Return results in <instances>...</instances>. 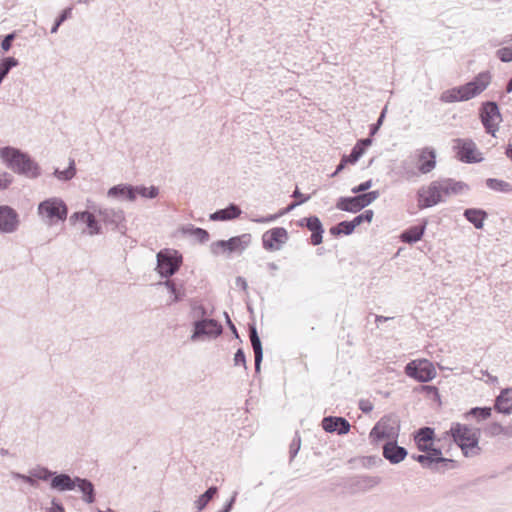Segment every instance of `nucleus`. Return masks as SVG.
<instances>
[{
	"label": "nucleus",
	"instance_id": "obj_1",
	"mask_svg": "<svg viewBox=\"0 0 512 512\" xmlns=\"http://www.w3.org/2000/svg\"><path fill=\"white\" fill-rule=\"evenodd\" d=\"M0 157L5 165L14 173L28 178H37L41 175V168L31 156L22 150L5 146L0 149Z\"/></svg>",
	"mask_w": 512,
	"mask_h": 512
},
{
	"label": "nucleus",
	"instance_id": "obj_2",
	"mask_svg": "<svg viewBox=\"0 0 512 512\" xmlns=\"http://www.w3.org/2000/svg\"><path fill=\"white\" fill-rule=\"evenodd\" d=\"M490 82V73L488 71L481 72L464 85L443 91L440 100L443 103L468 101L480 95L489 86Z\"/></svg>",
	"mask_w": 512,
	"mask_h": 512
},
{
	"label": "nucleus",
	"instance_id": "obj_3",
	"mask_svg": "<svg viewBox=\"0 0 512 512\" xmlns=\"http://www.w3.org/2000/svg\"><path fill=\"white\" fill-rule=\"evenodd\" d=\"M480 434L479 428H473L458 422L452 423L450 429L446 432V435L452 438L465 457H473L480 454Z\"/></svg>",
	"mask_w": 512,
	"mask_h": 512
},
{
	"label": "nucleus",
	"instance_id": "obj_4",
	"mask_svg": "<svg viewBox=\"0 0 512 512\" xmlns=\"http://www.w3.org/2000/svg\"><path fill=\"white\" fill-rule=\"evenodd\" d=\"M38 216L48 226L64 222L68 216V206L62 198L50 197L37 206Z\"/></svg>",
	"mask_w": 512,
	"mask_h": 512
},
{
	"label": "nucleus",
	"instance_id": "obj_5",
	"mask_svg": "<svg viewBox=\"0 0 512 512\" xmlns=\"http://www.w3.org/2000/svg\"><path fill=\"white\" fill-rule=\"evenodd\" d=\"M400 434V418L396 414H387L381 417L370 431V438L377 443L386 439L387 441L398 439Z\"/></svg>",
	"mask_w": 512,
	"mask_h": 512
},
{
	"label": "nucleus",
	"instance_id": "obj_6",
	"mask_svg": "<svg viewBox=\"0 0 512 512\" xmlns=\"http://www.w3.org/2000/svg\"><path fill=\"white\" fill-rule=\"evenodd\" d=\"M156 271L161 278H169L176 274L182 265V255L174 249H162L156 255Z\"/></svg>",
	"mask_w": 512,
	"mask_h": 512
},
{
	"label": "nucleus",
	"instance_id": "obj_7",
	"mask_svg": "<svg viewBox=\"0 0 512 512\" xmlns=\"http://www.w3.org/2000/svg\"><path fill=\"white\" fill-rule=\"evenodd\" d=\"M251 240L252 236L249 233L234 236L227 240H218L211 244V253L213 255L242 253L250 245Z\"/></svg>",
	"mask_w": 512,
	"mask_h": 512
},
{
	"label": "nucleus",
	"instance_id": "obj_8",
	"mask_svg": "<svg viewBox=\"0 0 512 512\" xmlns=\"http://www.w3.org/2000/svg\"><path fill=\"white\" fill-rule=\"evenodd\" d=\"M479 118L486 133L495 136L502 121L498 104L494 101L483 102L479 108Z\"/></svg>",
	"mask_w": 512,
	"mask_h": 512
},
{
	"label": "nucleus",
	"instance_id": "obj_9",
	"mask_svg": "<svg viewBox=\"0 0 512 512\" xmlns=\"http://www.w3.org/2000/svg\"><path fill=\"white\" fill-rule=\"evenodd\" d=\"M223 332L221 323L213 318H200L193 322L191 341L207 338H217Z\"/></svg>",
	"mask_w": 512,
	"mask_h": 512
},
{
	"label": "nucleus",
	"instance_id": "obj_10",
	"mask_svg": "<svg viewBox=\"0 0 512 512\" xmlns=\"http://www.w3.org/2000/svg\"><path fill=\"white\" fill-rule=\"evenodd\" d=\"M405 373L418 382H429L436 376L434 365L426 359L413 360L406 364Z\"/></svg>",
	"mask_w": 512,
	"mask_h": 512
},
{
	"label": "nucleus",
	"instance_id": "obj_11",
	"mask_svg": "<svg viewBox=\"0 0 512 512\" xmlns=\"http://www.w3.org/2000/svg\"><path fill=\"white\" fill-rule=\"evenodd\" d=\"M454 150L457 158L463 163H479L483 160L481 152L478 151L475 142L470 138H457L454 140Z\"/></svg>",
	"mask_w": 512,
	"mask_h": 512
},
{
	"label": "nucleus",
	"instance_id": "obj_12",
	"mask_svg": "<svg viewBox=\"0 0 512 512\" xmlns=\"http://www.w3.org/2000/svg\"><path fill=\"white\" fill-rule=\"evenodd\" d=\"M56 471H52L45 466L37 465L29 470L28 474H22L12 471L11 477L16 480H21L32 487H38V481H49L54 477Z\"/></svg>",
	"mask_w": 512,
	"mask_h": 512
},
{
	"label": "nucleus",
	"instance_id": "obj_13",
	"mask_svg": "<svg viewBox=\"0 0 512 512\" xmlns=\"http://www.w3.org/2000/svg\"><path fill=\"white\" fill-rule=\"evenodd\" d=\"M419 208H430L444 201L442 198L439 180L432 181L427 187H422L417 192Z\"/></svg>",
	"mask_w": 512,
	"mask_h": 512
},
{
	"label": "nucleus",
	"instance_id": "obj_14",
	"mask_svg": "<svg viewBox=\"0 0 512 512\" xmlns=\"http://www.w3.org/2000/svg\"><path fill=\"white\" fill-rule=\"evenodd\" d=\"M106 226L122 234L126 232L125 215L121 209L99 208L96 210Z\"/></svg>",
	"mask_w": 512,
	"mask_h": 512
},
{
	"label": "nucleus",
	"instance_id": "obj_15",
	"mask_svg": "<svg viewBox=\"0 0 512 512\" xmlns=\"http://www.w3.org/2000/svg\"><path fill=\"white\" fill-rule=\"evenodd\" d=\"M20 225L19 214L8 205H0V233L11 234L17 231Z\"/></svg>",
	"mask_w": 512,
	"mask_h": 512
},
{
	"label": "nucleus",
	"instance_id": "obj_16",
	"mask_svg": "<svg viewBox=\"0 0 512 512\" xmlns=\"http://www.w3.org/2000/svg\"><path fill=\"white\" fill-rule=\"evenodd\" d=\"M288 240V232L284 227H274L262 235L263 248L276 251Z\"/></svg>",
	"mask_w": 512,
	"mask_h": 512
},
{
	"label": "nucleus",
	"instance_id": "obj_17",
	"mask_svg": "<svg viewBox=\"0 0 512 512\" xmlns=\"http://www.w3.org/2000/svg\"><path fill=\"white\" fill-rule=\"evenodd\" d=\"M397 440L386 441L382 446V455L391 464H399L408 455L407 449L399 446Z\"/></svg>",
	"mask_w": 512,
	"mask_h": 512
},
{
	"label": "nucleus",
	"instance_id": "obj_18",
	"mask_svg": "<svg viewBox=\"0 0 512 512\" xmlns=\"http://www.w3.org/2000/svg\"><path fill=\"white\" fill-rule=\"evenodd\" d=\"M299 226H306L311 231L310 241L313 246H317L323 241L324 228L320 219L316 215L305 217L298 222Z\"/></svg>",
	"mask_w": 512,
	"mask_h": 512
},
{
	"label": "nucleus",
	"instance_id": "obj_19",
	"mask_svg": "<svg viewBox=\"0 0 512 512\" xmlns=\"http://www.w3.org/2000/svg\"><path fill=\"white\" fill-rule=\"evenodd\" d=\"M428 448L429 450L424 451L423 454H412L411 458L423 468H435L438 461H443L442 450L434 444Z\"/></svg>",
	"mask_w": 512,
	"mask_h": 512
},
{
	"label": "nucleus",
	"instance_id": "obj_20",
	"mask_svg": "<svg viewBox=\"0 0 512 512\" xmlns=\"http://www.w3.org/2000/svg\"><path fill=\"white\" fill-rule=\"evenodd\" d=\"M324 431L328 433H337L339 435L347 434L351 429V424L343 417L327 416L321 423Z\"/></svg>",
	"mask_w": 512,
	"mask_h": 512
},
{
	"label": "nucleus",
	"instance_id": "obj_21",
	"mask_svg": "<svg viewBox=\"0 0 512 512\" xmlns=\"http://www.w3.org/2000/svg\"><path fill=\"white\" fill-rule=\"evenodd\" d=\"M79 476L71 477L65 472H57L50 482V489L58 492H66L75 490L76 480H79Z\"/></svg>",
	"mask_w": 512,
	"mask_h": 512
},
{
	"label": "nucleus",
	"instance_id": "obj_22",
	"mask_svg": "<svg viewBox=\"0 0 512 512\" xmlns=\"http://www.w3.org/2000/svg\"><path fill=\"white\" fill-rule=\"evenodd\" d=\"M413 439L417 449L424 453L434 444L435 430L428 426L421 427L414 432Z\"/></svg>",
	"mask_w": 512,
	"mask_h": 512
},
{
	"label": "nucleus",
	"instance_id": "obj_23",
	"mask_svg": "<svg viewBox=\"0 0 512 512\" xmlns=\"http://www.w3.org/2000/svg\"><path fill=\"white\" fill-rule=\"evenodd\" d=\"M248 332H249L251 346H252L253 352H254L255 372L260 373L261 363L263 360V347H262V342L260 340V337L258 335L256 325L254 323L249 324Z\"/></svg>",
	"mask_w": 512,
	"mask_h": 512
},
{
	"label": "nucleus",
	"instance_id": "obj_24",
	"mask_svg": "<svg viewBox=\"0 0 512 512\" xmlns=\"http://www.w3.org/2000/svg\"><path fill=\"white\" fill-rule=\"evenodd\" d=\"M442 196L460 195L469 191V185L463 181H457L452 178L439 179Z\"/></svg>",
	"mask_w": 512,
	"mask_h": 512
},
{
	"label": "nucleus",
	"instance_id": "obj_25",
	"mask_svg": "<svg viewBox=\"0 0 512 512\" xmlns=\"http://www.w3.org/2000/svg\"><path fill=\"white\" fill-rule=\"evenodd\" d=\"M418 170L422 174L430 173L436 166V152L433 148L425 147L421 150L419 157Z\"/></svg>",
	"mask_w": 512,
	"mask_h": 512
},
{
	"label": "nucleus",
	"instance_id": "obj_26",
	"mask_svg": "<svg viewBox=\"0 0 512 512\" xmlns=\"http://www.w3.org/2000/svg\"><path fill=\"white\" fill-rule=\"evenodd\" d=\"M107 195L108 197L119 200H127L131 202L136 200L135 188L131 184L114 185L111 188H109Z\"/></svg>",
	"mask_w": 512,
	"mask_h": 512
},
{
	"label": "nucleus",
	"instance_id": "obj_27",
	"mask_svg": "<svg viewBox=\"0 0 512 512\" xmlns=\"http://www.w3.org/2000/svg\"><path fill=\"white\" fill-rule=\"evenodd\" d=\"M426 226H427V220H423L422 223L405 229L400 234V240L403 243H407V244H413V243L418 242L419 240L422 239V237L425 233V230H426Z\"/></svg>",
	"mask_w": 512,
	"mask_h": 512
},
{
	"label": "nucleus",
	"instance_id": "obj_28",
	"mask_svg": "<svg viewBox=\"0 0 512 512\" xmlns=\"http://www.w3.org/2000/svg\"><path fill=\"white\" fill-rule=\"evenodd\" d=\"M242 213L240 207L235 203H230L223 209H218L209 215L211 221H229L238 218Z\"/></svg>",
	"mask_w": 512,
	"mask_h": 512
},
{
	"label": "nucleus",
	"instance_id": "obj_29",
	"mask_svg": "<svg viewBox=\"0 0 512 512\" xmlns=\"http://www.w3.org/2000/svg\"><path fill=\"white\" fill-rule=\"evenodd\" d=\"M307 202V198L305 199H299V200H296L292 203H290L287 207L279 210L276 214H271V215H267V216H261V217H254V216H250L249 217V220L251 222H254V223H259V224H264V223H270V222H274L276 221L278 218H280L281 216L289 213L290 211H292L294 208H296L297 206L299 205H302L304 203Z\"/></svg>",
	"mask_w": 512,
	"mask_h": 512
},
{
	"label": "nucleus",
	"instance_id": "obj_30",
	"mask_svg": "<svg viewBox=\"0 0 512 512\" xmlns=\"http://www.w3.org/2000/svg\"><path fill=\"white\" fill-rule=\"evenodd\" d=\"M512 393V388L503 389L495 399L494 409L498 413L509 415L512 413V398L509 394Z\"/></svg>",
	"mask_w": 512,
	"mask_h": 512
},
{
	"label": "nucleus",
	"instance_id": "obj_31",
	"mask_svg": "<svg viewBox=\"0 0 512 512\" xmlns=\"http://www.w3.org/2000/svg\"><path fill=\"white\" fill-rule=\"evenodd\" d=\"M76 481L75 489L78 488L82 493L83 500L88 504L94 503L96 500V492L93 483L89 479L81 477Z\"/></svg>",
	"mask_w": 512,
	"mask_h": 512
},
{
	"label": "nucleus",
	"instance_id": "obj_32",
	"mask_svg": "<svg viewBox=\"0 0 512 512\" xmlns=\"http://www.w3.org/2000/svg\"><path fill=\"white\" fill-rule=\"evenodd\" d=\"M463 216L468 222L473 224L476 229H482L488 214L483 209L468 208L464 210Z\"/></svg>",
	"mask_w": 512,
	"mask_h": 512
},
{
	"label": "nucleus",
	"instance_id": "obj_33",
	"mask_svg": "<svg viewBox=\"0 0 512 512\" xmlns=\"http://www.w3.org/2000/svg\"><path fill=\"white\" fill-rule=\"evenodd\" d=\"M379 196L378 191L354 193V213L371 204Z\"/></svg>",
	"mask_w": 512,
	"mask_h": 512
},
{
	"label": "nucleus",
	"instance_id": "obj_34",
	"mask_svg": "<svg viewBox=\"0 0 512 512\" xmlns=\"http://www.w3.org/2000/svg\"><path fill=\"white\" fill-rule=\"evenodd\" d=\"M381 482L379 476H369L358 474L354 476V488L358 490H368L377 486Z\"/></svg>",
	"mask_w": 512,
	"mask_h": 512
},
{
	"label": "nucleus",
	"instance_id": "obj_35",
	"mask_svg": "<svg viewBox=\"0 0 512 512\" xmlns=\"http://www.w3.org/2000/svg\"><path fill=\"white\" fill-rule=\"evenodd\" d=\"M162 284L173 295L172 302H179L185 297V289L183 283L179 284L175 279L167 278Z\"/></svg>",
	"mask_w": 512,
	"mask_h": 512
},
{
	"label": "nucleus",
	"instance_id": "obj_36",
	"mask_svg": "<svg viewBox=\"0 0 512 512\" xmlns=\"http://www.w3.org/2000/svg\"><path fill=\"white\" fill-rule=\"evenodd\" d=\"M182 232L186 235L195 237L201 244L206 243L210 238V234L207 230L200 227H195L192 224L184 226L182 228Z\"/></svg>",
	"mask_w": 512,
	"mask_h": 512
},
{
	"label": "nucleus",
	"instance_id": "obj_37",
	"mask_svg": "<svg viewBox=\"0 0 512 512\" xmlns=\"http://www.w3.org/2000/svg\"><path fill=\"white\" fill-rule=\"evenodd\" d=\"M490 407H473L464 414L465 419L473 418L477 422L488 419L491 416Z\"/></svg>",
	"mask_w": 512,
	"mask_h": 512
},
{
	"label": "nucleus",
	"instance_id": "obj_38",
	"mask_svg": "<svg viewBox=\"0 0 512 512\" xmlns=\"http://www.w3.org/2000/svg\"><path fill=\"white\" fill-rule=\"evenodd\" d=\"M486 186L497 192L502 193H511L512 192V185L504 180L497 179V178H488L485 181Z\"/></svg>",
	"mask_w": 512,
	"mask_h": 512
},
{
	"label": "nucleus",
	"instance_id": "obj_39",
	"mask_svg": "<svg viewBox=\"0 0 512 512\" xmlns=\"http://www.w3.org/2000/svg\"><path fill=\"white\" fill-rule=\"evenodd\" d=\"M217 493H218V488L216 486H210L195 501L197 510L202 511L208 505V503L217 495Z\"/></svg>",
	"mask_w": 512,
	"mask_h": 512
},
{
	"label": "nucleus",
	"instance_id": "obj_40",
	"mask_svg": "<svg viewBox=\"0 0 512 512\" xmlns=\"http://www.w3.org/2000/svg\"><path fill=\"white\" fill-rule=\"evenodd\" d=\"M19 64L18 60L12 56L0 59V84L7 77L12 68Z\"/></svg>",
	"mask_w": 512,
	"mask_h": 512
},
{
	"label": "nucleus",
	"instance_id": "obj_41",
	"mask_svg": "<svg viewBox=\"0 0 512 512\" xmlns=\"http://www.w3.org/2000/svg\"><path fill=\"white\" fill-rule=\"evenodd\" d=\"M76 174V166L73 159H70L69 165L66 169L60 170L56 168L53 172V175L61 180V181H69L71 180Z\"/></svg>",
	"mask_w": 512,
	"mask_h": 512
},
{
	"label": "nucleus",
	"instance_id": "obj_42",
	"mask_svg": "<svg viewBox=\"0 0 512 512\" xmlns=\"http://www.w3.org/2000/svg\"><path fill=\"white\" fill-rule=\"evenodd\" d=\"M134 188H135V196L136 197L139 195L143 198L154 199L159 194V188L156 186H153V185L150 187H146L144 185H138V186H134Z\"/></svg>",
	"mask_w": 512,
	"mask_h": 512
},
{
	"label": "nucleus",
	"instance_id": "obj_43",
	"mask_svg": "<svg viewBox=\"0 0 512 512\" xmlns=\"http://www.w3.org/2000/svg\"><path fill=\"white\" fill-rule=\"evenodd\" d=\"M330 233L333 236L351 235L352 234V220L342 221L330 228Z\"/></svg>",
	"mask_w": 512,
	"mask_h": 512
},
{
	"label": "nucleus",
	"instance_id": "obj_44",
	"mask_svg": "<svg viewBox=\"0 0 512 512\" xmlns=\"http://www.w3.org/2000/svg\"><path fill=\"white\" fill-rule=\"evenodd\" d=\"M84 223L86 224L87 228L89 229V235H98L101 233V225L97 221V219L94 217L92 213L88 211Z\"/></svg>",
	"mask_w": 512,
	"mask_h": 512
},
{
	"label": "nucleus",
	"instance_id": "obj_45",
	"mask_svg": "<svg viewBox=\"0 0 512 512\" xmlns=\"http://www.w3.org/2000/svg\"><path fill=\"white\" fill-rule=\"evenodd\" d=\"M72 16V8L67 7L63 9L60 14L56 17L52 27H51V33H57L59 30V27L70 17Z\"/></svg>",
	"mask_w": 512,
	"mask_h": 512
},
{
	"label": "nucleus",
	"instance_id": "obj_46",
	"mask_svg": "<svg viewBox=\"0 0 512 512\" xmlns=\"http://www.w3.org/2000/svg\"><path fill=\"white\" fill-rule=\"evenodd\" d=\"M455 467V461L453 459H449L443 457V461H438L435 468H429L434 472L444 473L447 470L453 469Z\"/></svg>",
	"mask_w": 512,
	"mask_h": 512
},
{
	"label": "nucleus",
	"instance_id": "obj_47",
	"mask_svg": "<svg viewBox=\"0 0 512 512\" xmlns=\"http://www.w3.org/2000/svg\"><path fill=\"white\" fill-rule=\"evenodd\" d=\"M301 447V437L298 432L295 433L290 445H289V457L292 461L298 454Z\"/></svg>",
	"mask_w": 512,
	"mask_h": 512
},
{
	"label": "nucleus",
	"instance_id": "obj_48",
	"mask_svg": "<svg viewBox=\"0 0 512 512\" xmlns=\"http://www.w3.org/2000/svg\"><path fill=\"white\" fill-rule=\"evenodd\" d=\"M373 215H374L373 210L367 209L364 212H362L361 214L354 216V228L356 226H359L363 222H368V223L371 222Z\"/></svg>",
	"mask_w": 512,
	"mask_h": 512
},
{
	"label": "nucleus",
	"instance_id": "obj_49",
	"mask_svg": "<svg viewBox=\"0 0 512 512\" xmlns=\"http://www.w3.org/2000/svg\"><path fill=\"white\" fill-rule=\"evenodd\" d=\"M336 207L342 211L352 212V196L340 197Z\"/></svg>",
	"mask_w": 512,
	"mask_h": 512
},
{
	"label": "nucleus",
	"instance_id": "obj_50",
	"mask_svg": "<svg viewBox=\"0 0 512 512\" xmlns=\"http://www.w3.org/2000/svg\"><path fill=\"white\" fill-rule=\"evenodd\" d=\"M497 57L505 63L512 61V46L510 47H503L497 50L496 52Z\"/></svg>",
	"mask_w": 512,
	"mask_h": 512
},
{
	"label": "nucleus",
	"instance_id": "obj_51",
	"mask_svg": "<svg viewBox=\"0 0 512 512\" xmlns=\"http://www.w3.org/2000/svg\"><path fill=\"white\" fill-rule=\"evenodd\" d=\"M16 36V31H13L3 37L1 41V48L4 52H8L11 49L12 43L15 40Z\"/></svg>",
	"mask_w": 512,
	"mask_h": 512
},
{
	"label": "nucleus",
	"instance_id": "obj_52",
	"mask_svg": "<svg viewBox=\"0 0 512 512\" xmlns=\"http://www.w3.org/2000/svg\"><path fill=\"white\" fill-rule=\"evenodd\" d=\"M233 361L235 366H243L245 370L247 369L246 355L242 348L237 349Z\"/></svg>",
	"mask_w": 512,
	"mask_h": 512
},
{
	"label": "nucleus",
	"instance_id": "obj_53",
	"mask_svg": "<svg viewBox=\"0 0 512 512\" xmlns=\"http://www.w3.org/2000/svg\"><path fill=\"white\" fill-rule=\"evenodd\" d=\"M486 433L491 436L504 435V426L500 423L493 422L487 426Z\"/></svg>",
	"mask_w": 512,
	"mask_h": 512
},
{
	"label": "nucleus",
	"instance_id": "obj_54",
	"mask_svg": "<svg viewBox=\"0 0 512 512\" xmlns=\"http://www.w3.org/2000/svg\"><path fill=\"white\" fill-rule=\"evenodd\" d=\"M349 163H352V152L348 155H343L340 163L337 165L335 171L330 175L331 177L336 176L340 171H342L345 166Z\"/></svg>",
	"mask_w": 512,
	"mask_h": 512
},
{
	"label": "nucleus",
	"instance_id": "obj_55",
	"mask_svg": "<svg viewBox=\"0 0 512 512\" xmlns=\"http://www.w3.org/2000/svg\"><path fill=\"white\" fill-rule=\"evenodd\" d=\"M382 463L383 460L378 456H368L366 458H363V465L368 468L378 466Z\"/></svg>",
	"mask_w": 512,
	"mask_h": 512
},
{
	"label": "nucleus",
	"instance_id": "obj_56",
	"mask_svg": "<svg viewBox=\"0 0 512 512\" xmlns=\"http://www.w3.org/2000/svg\"><path fill=\"white\" fill-rule=\"evenodd\" d=\"M88 211H77V212H74L70 217H69V222L71 225H75L78 221H81L84 223L85 221V217L87 215Z\"/></svg>",
	"mask_w": 512,
	"mask_h": 512
},
{
	"label": "nucleus",
	"instance_id": "obj_57",
	"mask_svg": "<svg viewBox=\"0 0 512 512\" xmlns=\"http://www.w3.org/2000/svg\"><path fill=\"white\" fill-rule=\"evenodd\" d=\"M358 407L363 413L368 414L373 410L374 405L368 399H360L358 402Z\"/></svg>",
	"mask_w": 512,
	"mask_h": 512
},
{
	"label": "nucleus",
	"instance_id": "obj_58",
	"mask_svg": "<svg viewBox=\"0 0 512 512\" xmlns=\"http://www.w3.org/2000/svg\"><path fill=\"white\" fill-rule=\"evenodd\" d=\"M13 181L11 174L7 172L0 173V190L6 189Z\"/></svg>",
	"mask_w": 512,
	"mask_h": 512
},
{
	"label": "nucleus",
	"instance_id": "obj_59",
	"mask_svg": "<svg viewBox=\"0 0 512 512\" xmlns=\"http://www.w3.org/2000/svg\"><path fill=\"white\" fill-rule=\"evenodd\" d=\"M372 185V181L371 180H367L363 183H361L360 185H358L357 187H354V193H360V192H366Z\"/></svg>",
	"mask_w": 512,
	"mask_h": 512
},
{
	"label": "nucleus",
	"instance_id": "obj_60",
	"mask_svg": "<svg viewBox=\"0 0 512 512\" xmlns=\"http://www.w3.org/2000/svg\"><path fill=\"white\" fill-rule=\"evenodd\" d=\"M235 285H236L238 288L242 289L243 291H246V290H247V288H248L247 281H246V279H245L244 277H242V276H238V277H236V279H235Z\"/></svg>",
	"mask_w": 512,
	"mask_h": 512
},
{
	"label": "nucleus",
	"instance_id": "obj_61",
	"mask_svg": "<svg viewBox=\"0 0 512 512\" xmlns=\"http://www.w3.org/2000/svg\"><path fill=\"white\" fill-rule=\"evenodd\" d=\"M224 316H225L226 323H227L229 329L232 331V333L234 334V336L236 338H239L237 329H236L235 325L233 324V322L231 321L229 314L227 312H224Z\"/></svg>",
	"mask_w": 512,
	"mask_h": 512
},
{
	"label": "nucleus",
	"instance_id": "obj_62",
	"mask_svg": "<svg viewBox=\"0 0 512 512\" xmlns=\"http://www.w3.org/2000/svg\"><path fill=\"white\" fill-rule=\"evenodd\" d=\"M49 512H66L63 505L57 502L55 499L51 502V508Z\"/></svg>",
	"mask_w": 512,
	"mask_h": 512
},
{
	"label": "nucleus",
	"instance_id": "obj_63",
	"mask_svg": "<svg viewBox=\"0 0 512 512\" xmlns=\"http://www.w3.org/2000/svg\"><path fill=\"white\" fill-rule=\"evenodd\" d=\"M372 142H373V140L369 136L367 138H363V139L358 140L356 144H358L360 147H362L364 152H365L366 149L372 144Z\"/></svg>",
	"mask_w": 512,
	"mask_h": 512
},
{
	"label": "nucleus",
	"instance_id": "obj_64",
	"mask_svg": "<svg viewBox=\"0 0 512 512\" xmlns=\"http://www.w3.org/2000/svg\"><path fill=\"white\" fill-rule=\"evenodd\" d=\"M364 150L358 144L354 145V164L362 157Z\"/></svg>",
	"mask_w": 512,
	"mask_h": 512
}]
</instances>
